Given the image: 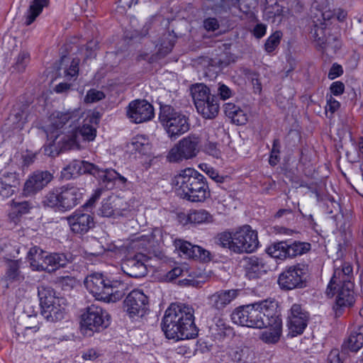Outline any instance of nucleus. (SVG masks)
<instances>
[{"label":"nucleus","instance_id":"nucleus-1","mask_svg":"<svg viewBox=\"0 0 363 363\" xmlns=\"http://www.w3.org/2000/svg\"><path fill=\"white\" fill-rule=\"evenodd\" d=\"M81 112L78 109L67 111H55L50 116V125L48 131L50 138H55L54 143L60 138L61 129L67 130L57 143L61 150H80L87 142L93 141L96 135V126L99 122L98 113H88L80 125Z\"/></svg>","mask_w":363,"mask_h":363},{"label":"nucleus","instance_id":"nucleus-2","mask_svg":"<svg viewBox=\"0 0 363 363\" xmlns=\"http://www.w3.org/2000/svg\"><path fill=\"white\" fill-rule=\"evenodd\" d=\"M162 329L168 339L194 338L198 335V329L194 323V308L185 303H172L165 311Z\"/></svg>","mask_w":363,"mask_h":363},{"label":"nucleus","instance_id":"nucleus-3","mask_svg":"<svg viewBox=\"0 0 363 363\" xmlns=\"http://www.w3.org/2000/svg\"><path fill=\"white\" fill-rule=\"evenodd\" d=\"M278 303L266 299L237 308L230 315L232 321L239 325L254 328H267L277 315Z\"/></svg>","mask_w":363,"mask_h":363},{"label":"nucleus","instance_id":"nucleus-4","mask_svg":"<svg viewBox=\"0 0 363 363\" xmlns=\"http://www.w3.org/2000/svg\"><path fill=\"white\" fill-rule=\"evenodd\" d=\"M84 285L96 300L107 303L121 300L128 289L126 283L119 280H111L99 272L87 275Z\"/></svg>","mask_w":363,"mask_h":363},{"label":"nucleus","instance_id":"nucleus-5","mask_svg":"<svg viewBox=\"0 0 363 363\" xmlns=\"http://www.w3.org/2000/svg\"><path fill=\"white\" fill-rule=\"evenodd\" d=\"M89 173L95 179L102 182H127V179L113 169H101L93 164L80 160H74L61 172V179L64 180L75 179L82 174Z\"/></svg>","mask_w":363,"mask_h":363},{"label":"nucleus","instance_id":"nucleus-6","mask_svg":"<svg viewBox=\"0 0 363 363\" xmlns=\"http://www.w3.org/2000/svg\"><path fill=\"white\" fill-rule=\"evenodd\" d=\"M86 190L71 184L62 186L50 191L45 198L44 203L59 211H67L77 206L83 199Z\"/></svg>","mask_w":363,"mask_h":363},{"label":"nucleus","instance_id":"nucleus-7","mask_svg":"<svg viewBox=\"0 0 363 363\" xmlns=\"http://www.w3.org/2000/svg\"><path fill=\"white\" fill-rule=\"evenodd\" d=\"M159 120L167 136L172 140L177 139L190 128L189 118L170 105L160 106Z\"/></svg>","mask_w":363,"mask_h":363},{"label":"nucleus","instance_id":"nucleus-8","mask_svg":"<svg viewBox=\"0 0 363 363\" xmlns=\"http://www.w3.org/2000/svg\"><path fill=\"white\" fill-rule=\"evenodd\" d=\"M27 257L33 269L52 272L60 267H65L71 257H68L66 255L60 253L49 254L35 246L29 250Z\"/></svg>","mask_w":363,"mask_h":363},{"label":"nucleus","instance_id":"nucleus-9","mask_svg":"<svg viewBox=\"0 0 363 363\" xmlns=\"http://www.w3.org/2000/svg\"><path fill=\"white\" fill-rule=\"evenodd\" d=\"M228 235V250L235 253H252L259 246L257 233L248 225L240 227Z\"/></svg>","mask_w":363,"mask_h":363},{"label":"nucleus","instance_id":"nucleus-10","mask_svg":"<svg viewBox=\"0 0 363 363\" xmlns=\"http://www.w3.org/2000/svg\"><path fill=\"white\" fill-rule=\"evenodd\" d=\"M108 325V313L94 304L89 306L81 315V331L86 336H91L94 333L102 331Z\"/></svg>","mask_w":363,"mask_h":363},{"label":"nucleus","instance_id":"nucleus-11","mask_svg":"<svg viewBox=\"0 0 363 363\" xmlns=\"http://www.w3.org/2000/svg\"><path fill=\"white\" fill-rule=\"evenodd\" d=\"M201 140L196 134H189L178 141L169 151L167 156L170 162H179L197 156L200 150Z\"/></svg>","mask_w":363,"mask_h":363},{"label":"nucleus","instance_id":"nucleus-12","mask_svg":"<svg viewBox=\"0 0 363 363\" xmlns=\"http://www.w3.org/2000/svg\"><path fill=\"white\" fill-rule=\"evenodd\" d=\"M308 267L298 264L287 267L279 276L278 284L281 289L289 291L306 286Z\"/></svg>","mask_w":363,"mask_h":363},{"label":"nucleus","instance_id":"nucleus-13","mask_svg":"<svg viewBox=\"0 0 363 363\" xmlns=\"http://www.w3.org/2000/svg\"><path fill=\"white\" fill-rule=\"evenodd\" d=\"M352 267L350 262L342 259H336L334 262V272L326 289V294L333 296L337 287L345 286L348 283H352Z\"/></svg>","mask_w":363,"mask_h":363},{"label":"nucleus","instance_id":"nucleus-14","mask_svg":"<svg viewBox=\"0 0 363 363\" xmlns=\"http://www.w3.org/2000/svg\"><path fill=\"white\" fill-rule=\"evenodd\" d=\"M148 306L147 296L140 290H133L128 294L123 301L125 311L130 318L142 317Z\"/></svg>","mask_w":363,"mask_h":363},{"label":"nucleus","instance_id":"nucleus-15","mask_svg":"<svg viewBox=\"0 0 363 363\" xmlns=\"http://www.w3.org/2000/svg\"><path fill=\"white\" fill-rule=\"evenodd\" d=\"M245 276L250 279L261 278L269 271L270 267L263 257L256 255L245 256L240 261Z\"/></svg>","mask_w":363,"mask_h":363},{"label":"nucleus","instance_id":"nucleus-16","mask_svg":"<svg viewBox=\"0 0 363 363\" xmlns=\"http://www.w3.org/2000/svg\"><path fill=\"white\" fill-rule=\"evenodd\" d=\"M127 116L135 123L146 122L153 118L154 108L146 100H134L128 106Z\"/></svg>","mask_w":363,"mask_h":363},{"label":"nucleus","instance_id":"nucleus-17","mask_svg":"<svg viewBox=\"0 0 363 363\" xmlns=\"http://www.w3.org/2000/svg\"><path fill=\"white\" fill-rule=\"evenodd\" d=\"M148 260L147 256L143 253H138L124 260L121 268L124 273L129 277L140 278L145 277L147 273L146 263Z\"/></svg>","mask_w":363,"mask_h":363},{"label":"nucleus","instance_id":"nucleus-18","mask_svg":"<svg viewBox=\"0 0 363 363\" xmlns=\"http://www.w3.org/2000/svg\"><path fill=\"white\" fill-rule=\"evenodd\" d=\"M67 220L71 230L75 234L84 235L94 226V217L80 210L74 211Z\"/></svg>","mask_w":363,"mask_h":363},{"label":"nucleus","instance_id":"nucleus-19","mask_svg":"<svg viewBox=\"0 0 363 363\" xmlns=\"http://www.w3.org/2000/svg\"><path fill=\"white\" fill-rule=\"evenodd\" d=\"M175 249L179 252L180 256L186 258H192L203 262L210 261V252L199 245H193L183 240H175L174 242Z\"/></svg>","mask_w":363,"mask_h":363},{"label":"nucleus","instance_id":"nucleus-20","mask_svg":"<svg viewBox=\"0 0 363 363\" xmlns=\"http://www.w3.org/2000/svg\"><path fill=\"white\" fill-rule=\"evenodd\" d=\"M308 315L298 304H294L289 316V328L292 336L303 333L307 326Z\"/></svg>","mask_w":363,"mask_h":363},{"label":"nucleus","instance_id":"nucleus-21","mask_svg":"<svg viewBox=\"0 0 363 363\" xmlns=\"http://www.w3.org/2000/svg\"><path fill=\"white\" fill-rule=\"evenodd\" d=\"M207 183H182L181 188L184 191V198L193 202H200L205 200L208 192Z\"/></svg>","mask_w":363,"mask_h":363},{"label":"nucleus","instance_id":"nucleus-22","mask_svg":"<svg viewBox=\"0 0 363 363\" xmlns=\"http://www.w3.org/2000/svg\"><path fill=\"white\" fill-rule=\"evenodd\" d=\"M65 298H60L56 303L41 308V313L48 321L57 322L65 318Z\"/></svg>","mask_w":363,"mask_h":363},{"label":"nucleus","instance_id":"nucleus-23","mask_svg":"<svg viewBox=\"0 0 363 363\" xmlns=\"http://www.w3.org/2000/svg\"><path fill=\"white\" fill-rule=\"evenodd\" d=\"M26 106H14L6 120L5 125L9 126L13 130L19 131L23 129L27 121V112Z\"/></svg>","mask_w":363,"mask_h":363},{"label":"nucleus","instance_id":"nucleus-24","mask_svg":"<svg viewBox=\"0 0 363 363\" xmlns=\"http://www.w3.org/2000/svg\"><path fill=\"white\" fill-rule=\"evenodd\" d=\"M19 262L17 260H7L6 269L2 281L5 283L6 287L13 286V284L21 283L24 280V276L20 271Z\"/></svg>","mask_w":363,"mask_h":363},{"label":"nucleus","instance_id":"nucleus-25","mask_svg":"<svg viewBox=\"0 0 363 363\" xmlns=\"http://www.w3.org/2000/svg\"><path fill=\"white\" fill-rule=\"evenodd\" d=\"M191 93L198 113H205L204 101L212 96L209 89L203 84H197L191 86Z\"/></svg>","mask_w":363,"mask_h":363},{"label":"nucleus","instance_id":"nucleus-26","mask_svg":"<svg viewBox=\"0 0 363 363\" xmlns=\"http://www.w3.org/2000/svg\"><path fill=\"white\" fill-rule=\"evenodd\" d=\"M353 286V283H348L345 286L337 288L335 290V294H337L336 298L337 306L342 308L353 305L354 302Z\"/></svg>","mask_w":363,"mask_h":363},{"label":"nucleus","instance_id":"nucleus-27","mask_svg":"<svg viewBox=\"0 0 363 363\" xmlns=\"http://www.w3.org/2000/svg\"><path fill=\"white\" fill-rule=\"evenodd\" d=\"M267 328H270L271 329L263 332L260 336V339L264 342L268 344L277 342L281 333V320L278 314L274 316L273 322L270 321V324L267 325Z\"/></svg>","mask_w":363,"mask_h":363},{"label":"nucleus","instance_id":"nucleus-28","mask_svg":"<svg viewBox=\"0 0 363 363\" xmlns=\"http://www.w3.org/2000/svg\"><path fill=\"white\" fill-rule=\"evenodd\" d=\"M325 207L327 213L331 215L330 218L334 220L336 226L341 228L344 224V217L339 203L331 196H327L325 199Z\"/></svg>","mask_w":363,"mask_h":363},{"label":"nucleus","instance_id":"nucleus-29","mask_svg":"<svg viewBox=\"0 0 363 363\" xmlns=\"http://www.w3.org/2000/svg\"><path fill=\"white\" fill-rule=\"evenodd\" d=\"M363 346V325L353 330L348 338L345 340L342 347L357 352Z\"/></svg>","mask_w":363,"mask_h":363},{"label":"nucleus","instance_id":"nucleus-30","mask_svg":"<svg viewBox=\"0 0 363 363\" xmlns=\"http://www.w3.org/2000/svg\"><path fill=\"white\" fill-rule=\"evenodd\" d=\"M38 295L41 308L48 304L55 303L60 298H64L63 297L56 296L55 291L51 286L44 284L38 286Z\"/></svg>","mask_w":363,"mask_h":363},{"label":"nucleus","instance_id":"nucleus-31","mask_svg":"<svg viewBox=\"0 0 363 363\" xmlns=\"http://www.w3.org/2000/svg\"><path fill=\"white\" fill-rule=\"evenodd\" d=\"M229 355L234 362L247 363L254 359L255 354L250 348L240 345L230 349Z\"/></svg>","mask_w":363,"mask_h":363},{"label":"nucleus","instance_id":"nucleus-32","mask_svg":"<svg viewBox=\"0 0 363 363\" xmlns=\"http://www.w3.org/2000/svg\"><path fill=\"white\" fill-rule=\"evenodd\" d=\"M50 0H33L30 5L25 23L30 25L41 13L44 7L47 6Z\"/></svg>","mask_w":363,"mask_h":363},{"label":"nucleus","instance_id":"nucleus-33","mask_svg":"<svg viewBox=\"0 0 363 363\" xmlns=\"http://www.w3.org/2000/svg\"><path fill=\"white\" fill-rule=\"evenodd\" d=\"M10 206L11 209L9 216L14 223L17 221L18 217L28 213L30 208V203L28 201L16 202L13 200L11 201Z\"/></svg>","mask_w":363,"mask_h":363},{"label":"nucleus","instance_id":"nucleus-34","mask_svg":"<svg viewBox=\"0 0 363 363\" xmlns=\"http://www.w3.org/2000/svg\"><path fill=\"white\" fill-rule=\"evenodd\" d=\"M267 252L272 257L284 260L289 257L288 244L286 242L274 243L267 248Z\"/></svg>","mask_w":363,"mask_h":363},{"label":"nucleus","instance_id":"nucleus-35","mask_svg":"<svg viewBox=\"0 0 363 363\" xmlns=\"http://www.w3.org/2000/svg\"><path fill=\"white\" fill-rule=\"evenodd\" d=\"M228 118L237 125H242L247 121V115L239 107L228 103Z\"/></svg>","mask_w":363,"mask_h":363},{"label":"nucleus","instance_id":"nucleus-36","mask_svg":"<svg viewBox=\"0 0 363 363\" xmlns=\"http://www.w3.org/2000/svg\"><path fill=\"white\" fill-rule=\"evenodd\" d=\"M210 304L221 315H223L224 310L227 305V291H220L213 294L210 298Z\"/></svg>","mask_w":363,"mask_h":363},{"label":"nucleus","instance_id":"nucleus-37","mask_svg":"<svg viewBox=\"0 0 363 363\" xmlns=\"http://www.w3.org/2000/svg\"><path fill=\"white\" fill-rule=\"evenodd\" d=\"M205 113H200L205 118H213L216 116L219 110L218 99L214 95L204 101Z\"/></svg>","mask_w":363,"mask_h":363},{"label":"nucleus","instance_id":"nucleus-38","mask_svg":"<svg viewBox=\"0 0 363 363\" xmlns=\"http://www.w3.org/2000/svg\"><path fill=\"white\" fill-rule=\"evenodd\" d=\"M175 178L177 179V182L179 180H182V182H190L191 180H193V182H195L196 180L197 182H203V179H205L204 177L198 171L190 167L182 170Z\"/></svg>","mask_w":363,"mask_h":363},{"label":"nucleus","instance_id":"nucleus-39","mask_svg":"<svg viewBox=\"0 0 363 363\" xmlns=\"http://www.w3.org/2000/svg\"><path fill=\"white\" fill-rule=\"evenodd\" d=\"M311 249V244L305 242L295 241L291 245H288L289 257H295L302 255Z\"/></svg>","mask_w":363,"mask_h":363},{"label":"nucleus","instance_id":"nucleus-40","mask_svg":"<svg viewBox=\"0 0 363 363\" xmlns=\"http://www.w3.org/2000/svg\"><path fill=\"white\" fill-rule=\"evenodd\" d=\"M240 72L245 80L247 79L251 82L254 92L259 94L262 91V84L258 79V74L247 68H240Z\"/></svg>","mask_w":363,"mask_h":363},{"label":"nucleus","instance_id":"nucleus-41","mask_svg":"<svg viewBox=\"0 0 363 363\" xmlns=\"http://www.w3.org/2000/svg\"><path fill=\"white\" fill-rule=\"evenodd\" d=\"M211 215L204 209L193 210L188 214L187 220L191 223L200 224L209 221Z\"/></svg>","mask_w":363,"mask_h":363},{"label":"nucleus","instance_id":"nucleus-42","mask_svg":"<svg viewBox=\"0 0 363 363\" xmlns=\"http://www.w3.org/2000/svg\"><path fill=\"white\" fill-rule=\"evenodd\" d=\"M311 36L313 38L316 48L322 50L327 39L326 30L321 26L315 25L311 30Z\"/></svg>","mask_w":363,"mask_h":363},{"label":"nucleus","instance_id":"nucleus-43","mask_svg":"<svg viewBox=\"0 0 363 363\" xmlns=\"http://www.w3.org/2000/svg\"><path fill=\"white\" fill-rule=\"evenodd\" d=\"M130 145L132 150L142 154H145L149 150L150 146L147 139L142 135H138L134 138Z\"/></svg>","mask_w":363,"mask_h":363},{"label":"nucleus","instance_id":"nucleus-44","mask_svg":"<svg viewBox=\"0 0 363 363\" xmlns=\"http://www.w3.org/2000/svg\"><path fill=\"white\" fill-rule=\"evenodd\" d=\"M282 38V33L279 30L275 31L266 40L264 43V50L267 52H273L280 43Z\"/></svg>","mask_w":363,"mask_h":363},{"label":"nucleus","instance_id":"nucleus-45","mask_svg":"<svg viewBox=\"0 0 363 363\" xmlns=\"http://www.w3.org/2000/svg\"><path fill=\"white\" fill-rule=\"evenodd\" d=\"M30 54L27 51H21L17 56L14 64V69L18 72H23L30 62Z\"/></svg>","mask_w":363,"mask_h":363},{"label":"nucleus","instance_id":"nucleus-46","mask_svg":"<svg viewBox=\"0 0 363 363\" xmlns=\"http://www.w3.org/2000/svg\"><path fill=\"white\" fill-rule=\"evenodd\" d=\"M267 16L272 18L273 23H280L284 18L283 8L278 4L267 8Z\"/></svg>","mask_w":363,"mask_h":363},{"label":"nucleus","instance_id":"nucleus-47","mask_svg":"<svg viewBox=\"0 0 363 363\" xmlns=\"http://www.w3.org/2000/svg\"><path fill=\"white\" fill-rule=\"evenodd\" d=\"M341 43L337 37L333 35H328L325 40V43L322 48V50L327 54L335 53L340 49Z\"/></svg>","mask_w":363,"mask_h":363},{"label":"nucleus","instance_id":"nucleus-48","mask_svg":"<svg viewBox=\"0 0 363 363\" xmlns=\"http://www.w3.org/2000/svg\"><path fill=\"white\" fill-rule=\"evenodd\" d=\"M53 179L52 174L48 171H35L26 182H51Z\"/></svg>","mask_w":363,"mask_h":363},{"label":"nucleus","instance_id":"nucleus-49","mask_svg":"<svg viewBox=\"0 0 363 363\" xmlns=\"http://www.w3.org/2000/svg\"><path fill=\"white\" fill-rule=\"evenodd\" d=\"M45 185L43 183H24L23 194L26 196H31L42 190Z\"/></svg>","mask_w":363,"mask_h":363},{"label":"nucleus","instance_id":"nucleus-50","mask_svg":"<svg viewBox=\"0 0 363 363\" xmlns=\"http://www.w3.org/2000/svg\"><path fill=\"white\" fill-rule=\"evenodd\" d=\"M214 330H216V336H218L220 339H224L227 330L226 319L225 318H216Z\"/></svg>","mask_w":363,"mask_h":363},{"label":"nucleus","instance_id":"nucleus-51","mask_svg":"<svg viewBox=\"0 0 363 363\" xmlns=\"http://www.w3.org/2000/svg\"><path fill=\"white\" fill-rule=\"evenodd\" d=\"M105 98V94L103 91L94 89H91L87 91L84 98L86 103H94L101 101Z\"/></svg>","mask_w":363,"mask_h":363},{"label":"nucleus","instance_id":"nucleus-52","mask_svg":"<svg viewBox=\"0 0 363 363\" xmlns=\"http://www.w3.org/2000/svg\"><path fill=\"white\" fill-rule=\"evenodd\" d=\"M279 140L275 139L273 142L272 149L269 158V162L272 166L277 165L279 162Z\"/></svg>","mask_w":363,"mask_h":363},{"label":"nucleus","instance_id":"nucleus-53","mask_svg":"<svg viewBox=\"0 0 363 363\" xmlns=\"http://www.w3.org/2000/svg\"><path fill=\"white\" fill-rule=\"evenodd\" d=\"M79 60L74 58L72 60L69 67L65 71V77L67 79H71L72 77H76L79 73Z\"/></svg>","mask_w":363,"mask_h":363},{"label":"nucleus","instance_id":"nucleus-54","mask_svg":"<svg viewBox=\"0 0 363 363\" xmlns=\"http://www.w3.org/2000/svg\"><path fill=\"white\" fill-rule=\"evenodd\" d=\"M252 35L257 39H261L267 33V25L262 23H256V25L252 29L250 30Z\"/></svg>","mask_w":363,"mask_h":363},{"label":"nucleus","instance_id":"nucleus-55","mask_svg":"<svg viewBox=\"0 0 363 363\" xmlns=\"http://www.w3.org/2000/svg\"><path fill=\"white\" fill-rule=\"evenodd\" d=\"M105 191L103 187L97 188L90 199L83 205L84 208H92L96 201L101 197L102 193Z\"/></svg>","mask_w":363,"mask_h":363},{"label":"nucleus","instance_id":"nucleus-56","mask_svg":"<svg viewBox=\"0 0 363 363\" xmlns=\"http://www.w3.org/2000/svg\"><path fill=\"white\" fill-rule=\"evenodd\" d=\"M203 151L216 158L220 156V152L217 147V144L212 142H208L205 144Z\"/></svg>","mask_w":363,"mask_h":363},{"label":"nucleus","instance_id":"nucleus-57","mask_svg":"<svg viewBox=\"0 0 363 363\" xmlns=\"http://www.w3.org/2000/svg\"><path fill=\"white\" fill-rule=\"evenodd\" d=\"M22 174L16 172L15 170L5 169L1 172V179H6L8 181L15 182L21 179Z\"/></svg>","mask_w":363,"mask_h":363},{"label":"nucleus","instance_id":"nucleus-58","mask_svg":"<svg viewBox=\"0 0 363 363\" xmlns=\"http://www.w3.org/2000/svg\"><path fill=\"white\" fill-rule=\"evenodd\" d=\"M154 238V235L152 233H150L140 236L139 241L142 242L141 245L143 248L149 250L155 246Z\"/></svg>","mask_w":363,"mask_h":363},{"label":"nucleus","instance_id":"nucleus-59","mask_svg":"<svg viewBox=\"0 0 363 363\" xmlns=\"http://www.w3.org/2000/svg\"><path fill=\"white\" fill-rule=\"evenodd\" d=\"M327 104L325 106V111H330L332 114L334 113L340 108V103L335 100L332 95L327 96Z\"/></svg>","mask_w":363,"mask_h":363},{"label":"nucleus","instance_id":"nucleus-60","mask_svg":"<svg viewBox=\"0 0 363 363\" xmlns=\"http://www.w3.org/2000/svg\"><path fill=\"white\" fill-rule=\"evenodd\" d=\"M331 94L335 96L341 95L345 90V84L340 81L334 82L330 86Z\"/></svg>","mask_w":363,"mask_h":363},{"label":"nucleus","instance_id":"nucleus-61","mask_svg":"<svg viewBox=\"0 0 363 363\" xmlns=\"http://www.w3.org/2000/svg\"><path fill=\"white\" fill-rule=\"evenodd\" d=\"M343 73V69L341 65L334 63L328 73V78L330 79H334L336 77H340Z\"/></svg>","mask_w":363,"mask_h":363},{"label":"nucleus","instance_id":"nucleus-62","mask_svg":"<svg viewBox=\"0 0 363 363\" xmlns=\"http://www.w3.org/2000/svg\"><path fill=\"white\" fill-rule=\"evenodd\" d=\"M99 211L100 214L104 217H111L113 214V206L108 202H103Z\"/></svg>","mask_w":363,"mask_h":363},{"label":"nucleus","instance_id":"nucleus-63","mask_svg":"<svg viewBox=\"0 0 363 363\" xmlns=\"http://www.w3.org/2000/svg\"><path fill=\"white\" fill-rule=\"evenodd\" d=\"M199 167L202 171L205 172L211 179L215 180L218 177V173L208 164L201 163L199 165Z\"/></svg>","mask_w":363,"mask_h":363},{"label":"nucleus","instance_id":"nucleus-64","mask_svg":"<svg viewBox=\"0 0 363 363\" xmlns=\"http://www.w3.org/2000/svg\"><path fill=\"white\" fill-rule=\"evenodd\" d=\"M174 47V43L169 41L167 43H162L158 49V54L160 57H164L169 53Z\"/></svg>","mask_w":363,"mask_h":363}]
</instances>
